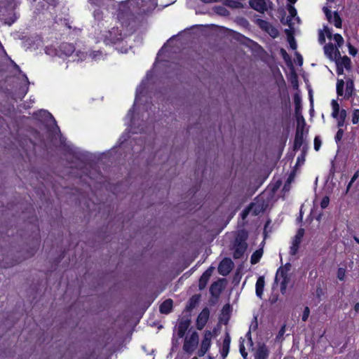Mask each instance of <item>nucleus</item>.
<instances>
[{"label":"nucleus","mask_w":359,"mask_h":359,"mask_svg":"<svg viewBox=\"0 0 359 359\" xmlns=\"http://www.w3.org/2000/svg\"><path fill=\"white\" fill-rule=\"evenodd\" d=\"M130 4L137 15L150 13L156 6L155 0H130Z\"/></svg>","instance_id":"obj_1"},{"label":"nucleus","mask_w":359,"mask_h":359,"mask_svg":"<svg viewBox=\"0 0 359 359\" xmlns=\"http://www.w3.org/2000/svg\"><path fill=\"white\" fill-rule=\"evenodd\" d=\"M246 238L247 235L244 232L239 233L236 236L234 243V251L233 255L234 259L241 258L245 252L248 246L245 242Z\"/></svg>","instance_id":"obj_2"},{"label":"nucleus","mask_w":359,"mask_h":359,"mask_svg":"<svg viewBox=\"0 0 359 359\" xmlns=\"http://www.w3.org/2000/svg\"><path fill=\"white\" fill-rule=\"evenodd\" d=\"M199 341L198 334L194 332L189 337H186L183 345V350L189 353H191L195 350Z\"/></svg>","instance_id":"obj_3"},{"label":"nucleus","mask_w":359,"mask_h":359,"mask_svg":"<svg viewBox=\"0 0 359 359\" xmlns=\"http://www.w3.org/2000/svg\"><path fill=\"white\" fill-rule=\"evenodd\" d=\"M123 39L121 30L117 27H113L104 35V41L106 44L116 43Z\"/></svg>","instance_id":"obj_4"},{"label":"nucleus","mask_w":359,"mask_h":359,"mask_svg":"<svg viewBox=\"0 0 359 359\" xmlns=\"http://www.w3.org/2000/svg\"><path fill=\"white\" fill-rule=\"evenodd\" d=\"M233 263L229 258H224L218 266V273L224 276H227L232 270Z\"/></svg>","instance_id":"obj_5"},{"label":"nucleus","mask_w":359,"mask_h":359,"mask_svg":"<svg viewBox=\"0 0 359 359\" xmlns=\"http://www.w3.org/2000/svg\"><path fill=\"white\" fill-rule=\"evenodd\" d=\"M325 55L330 60L334 61L337 57H340V52L337 48H334L332 43H329L324 46Z\"/></svg>","instance_id":"obj_6"},{"label":"nucleus","mask_w":359,"mask_h":359,"mask_svg":"<svg viewBox=\"0 0 359 359\" xmlns=\"http://www.w3.org/2000/svg\"><path fill=\"white\" fill-rule=\"evenodd\" d=\"M249 4L252 8L261 13L267 10L266 0H250Z\"/></svg>","instance_id":"obj_7"},{"label":"nucleus","mask_w":359,"mask_h":359,"mask_svg":"<svg viewBox=\"0 0 359 359\" xmlns=\"http://www.w3.org/2000/svg\"><path fill=\"white\" fill-rule=\"evenodd\" d=\"M213 270L214 268L210 266L201 276L198 284L200 290H202L205 287L210 277L212 276Z\"/></svg>","instance_id":"obj_8"},{"label":"nucleus","mask_w":359,"mask_h":359,"mask_svg":"<svg viewBox=\"0 0 359 359\" xmlns=\"http://www.w3.org/2000/svg\"><path fill=\"white\" fill-rule=\"evenodd\" d=\"M269 350L264 344H260L255 354V359H267L269 356Z\"/></svg>","instance_id":"obj_9"},{"label":"nucleus","mask_w":359,"mask_h":359,"mask_svg":"<svg viewBox=\"0 0 359 359\" xmlns=\"http://www.w3.org/2000/svg\"><path fill=\"white\" fill-rule=\"evenodd\" d=\"M209 318V310L204 309L199 314L197 318V327L198 330H202L205 325Z\"/></svg>","instance_id":"obj_10"},{"label":"nucleus","mask_w":359,"mask_h":359,"mask_svg":"<svg viewBox=\"0 0 359 359\" xmlns=\"http://www.w3.org/2000/svg\"><path fill=\"white\" fill-rule=\"evenodd\" d=\"M190 323H191V321L188 319L182 320L179 323L178 328H177V335L180 338H182L184 336L187 329L189 328V327L190 325Z\"/></svg>","instance_id":"obj_11"},{"label":"nucleus","mask_w":359,"mask_h":359,"mask_svg":"<svg viewBox=\"0 0 359 359\" xmlns=\"http://www.w3.org/2000/svg\"><path fill=\"white\" fill-rule=\"evenodd\" d=\"M60 50L66 56L71 55L75 50L74 44L69 43H62L59 46Z\"/></svg>","instance_id":"obj_12"},{"label":"nucleus","mask_w":359,"mask_h":359,"mask_svg":"<svg viewBox=\"0 0 359 359\" xmlns=\"http://www.w3.org/2000/svg\"><path fill=\"white\" fill-rule=\"evenodd\" d=\"M303 142V131L300 130L299 128H297L294 142V150H299L302 146Z\"/></svg>","instance_id":"obj_13"},{"label":"nucleus","mask_w":359,"mask_h":359,"mask_svg":"<svg viewBox=\"0 0 359 359\" xmlns=\"http://www.w3.org/2000/svg\"><path fill=\"white\" fill-rule=\"evenodd\" d=\"M172 304L173 302L171 299H168L165 300L161 305H160V312L163 314H168L171 312L172 309Z\"/></svg>","instance_id":"obj_14"},{"label":"nucleus","mask_w":359,"mask_h":359,"mask_svg":"<svg viewBox=\"0 0 359 359\" xmlns=\"http://www.w3.org/2000/svg\"><path fill=\"white\" fill-rule=\"evenodd\" d=\"M222 290V283L220 281L214 282L210 287V292L212 297H217Z\"/></svg>","instance_id":"obj_15"},{"label":"nucleus","mask_w":359,"mask_h":359,"mask_svg":"<svg viewBox=\"0 0 359 359\" xmlns=\"http://www.w3.org/2000/svg\"><path fill=\"white\" fill-rule=\"evenodd\" d=\"M230 343H231V338H230V336L227 334L223 341L222 348L221 350V355L223 358L226 357V355H228V353L229 352Z\"/></svg>","instance_id":"obj_16"},{"label":"nucleus","mask_w":359,"mask_h":359,"mask_svg":"<svg viewBox=\"0 0 359 359\" xmlns=\"http://www.w3.org/2000/svg\"><path fill=\"white\" fill-rule=\"evenodd\" d=\"M264 284V278L263 276L259 277L256 282V294L259 298H262L263 294Z\"/></svg>","instance_id":"obj_17"},{"label":"nucleus","mask_w":359,"mask_h":359,"mask_svg":"<svg viewBox=\"0 0 359 359\" xmlns=\"http://www.w3.org/2000/svg\"><path fill=\"white\" fill-rule=\"evenodd\" d=\"M212 337V334L210 331H205L201 346L203 347L204 348H205L207 349H209L211 345Z\"/></svg>","instance_id":"obj_18"},{"label":"nucleus","mask_w":359,"mask_h":359,"mask_svg":"<svg viewBox=\"0 0 359 359\" xmlns=\"http://www.w3.org/2000/svg\"><path fill=\"white\" fill-rule=\"evenodd\" d=\"M200 300V295H194L192 296L188 302V304L186 306V310L187 311H191L193 309H194L196 305L198 304Z\"/></svg>","instance_id":"obj_19"},{"label":"nucleus","mask_w":359,"mask_h":359,"mask_svg":"<svg viewBox=\"0 0 359 359\" xmlns=\"http://www.w3.org/2000/svg\"><path fill=\"white\" fill-rule=\"evenodd\" d=\"M336 62L339 61V66L344 67L346 69H351V59L348 56H344L340 57H337V60H334Z\"/></svg>","instance_id":"obj_20"},{"label":"nucleus","mask_w":359,"mask_h":359,"mask_svg":"<svg viewBox=\"0 0 359 359\" xmlns=\"http://www.w3.org/2000/svg\"><path fill=\"white\" fill-rule=\"evenodd\" d=\"M347 116L346 111L344 109H341L339 115H338L337 118H334L337 120V127L341 128L345 124V120Z\"/></svg>","instance_id":"obj_21"},{"label":"nucleus","mask_w":359,"mask_h":359,"mask_svg":"<svg viewBox=\"0 0 359 359\" xmlns=\"http://www.w3.org/2000/svg\"><path fill=\"white\" fill-rule=\"evenodd\" d=\"M4 7H6L10 10H14L16 7V4L14 0H0V11Z\"/></svg>","instance_id":"obj_22"},{"label":"nucleus","mask_w":359,"mask_h":359,"mask_svg":"<svg viewBox=\"0 0 359 359\" xmlns=\"http://www.w3.org/2000/svg\"><path fill=\"white\" fill-rule=\"evenodd\" d=\"M263 255V250L259 249L254 252L250 258V262L252 264L258 263Z\"/></svg>","instance_id":"obj_23"},{"label":"nucleus","mask_w":359,"mask_h":359,"mask_svg":"<svg viewBox=\"0 0 359 359\" xmlns=\"http://www.w3.org/2000/svg\"><path fill=\"white\" fill-rule=\"evenodd\" d=\"M280 278H282V280L280 282V292L284 294L286 292L287 285L290 282V276H283L280 277Z\"/></svg>","instance_id":"obj_24"},{"label":"nucleus","mask_w":359,"mask_h":359,"mask_svg":"<svg viewBox=\"0 0 359 359\" xmlns=\"http://www.w3.org/2000/svg\"><path fill=\"white\" fill-rule=\"evenodd\" d=\"M354 90L353 81L352 79H348L346 82V96L347 97L351 96Z\"/></svg>","instance_id":"obj_25"},{"label":"nucleus","mask_w":359,"mask_h":359,"mask_svg":"<svg viewBox=\"0 0 359 359\" xmlns=\"http://www.w3.org/2000/svg\"><path fill=\"white\" fill-rule=\"evenodd\" d=\"M240 1L241 0H225L224 5L232 8H239L243 6Z\"/></svg>","instance_id":"obj_26"},{"label":"nucleus","mask_w":359,"mask_h":359,"mask_svg":"<svg viewBox=\"0 0 359 359\" xmlns=\"http://www.w3.org/2000/svg\"><path fill=\"white\" fill-rule=\"evenodd\" d=\"M332 116L333 118H337L338 117V115H339V113H340V108H339V104H338V102L333 100L332 101Z\"/></svg>","instance_id":"obj_27"},{"label":"nucleus","mask_w":359,"mask_h":359,"mask_svg":"<svg viewBox=\"0 0 359 359\" xmlns=\"http://www.w3.org/2000/svg\"><path fill=\"white\" fill-rule=\"evenodd\" d=\"M304 235V229H299L296 235L294 236L292 243L295 244L300 245L302 242V239Z\"/></svg>","instance_id":"obj_28"},{"label":"nucleus","mask_w":359,"mask_h":359,"mask_svg":"<svg viewBox=\"0 0 359 359\" xmlns=\"http://www.w3.org/2000/svg\"><path fill=\"white\" fill-rule=\"evenodd\" d=\"M341 19L338 14L337 12H334L332 15V22L331 23H334V26L337 28H340L341 27Z\"/></svg>","instance_id":"obj_29"},{"label":"nucleus","mask_w":359,"mask_h":359,"mask_svg":"<svg viewBox=\"0 0 359 359\" xmlns=\"http://www.w3.org/2000/svg\"><path fill=\"white\" fill-rule=\"evenodd\" d=\"M333 39L336 42V48H340L344 44V39L339 34L333 35Z\"/></svg>","instance_id":"obj_30"},{"label":"nucleus","mask_w":359,"mask_h":359,"mask_svg":"<svg viewBox=\"0 0 359 359\" xmlns=\"http://www.w3.org/2000/svg\"><path fill=\"white\" fill-rule=\"evenodd\" d=\"M287 276H290L289 272L287 271H286V270L285 271L284 269H278L276 272L275 281L277 282L278 280L280 279V277Z\"/></svg>","instance_id":"obj_31"},{"label":"nucleus","mask_w":359,"mask_h":359,"mask_svg":"<svg viewBox=\"0 0 359 359\" xmlns=\"http://www.w3.org/2000/svg\"><path fill=\"white\" fill-rule=\"evenodd\" d=\"M257 24L259 26V27H261L262 29H264L265 31H266L271 25L269 22L262 19H257Z\"/></svg>","instance_id":"obj_32"},{"label":"nucleus","mask_w":359,"mask_h":359,"mask_svg":"<svg viewBox=\"0 0 359 359\" xmlns=\"http://www.w3.org/2000/svg\"><path fill=\"white\" fill-rule=\"evenodd\" d=\"M344 81L341 79L337 81V93L338 95H342L344 92Z\"/></svg>","instance_id":"obj_33"},{"label":"nucleus","mask_w":359,"mask_h":359,"mask_svg":"<svg viewBox=\"0 0 359 359\" xmlns=\"http://www.w3.org/2000/svg\"><path fill=\"white\" fill-rule=\"evenodd\" d=\"M266 32L273 38L277 37L278 36V34H279V32H278V29L276 28L273 27L271 25L267 29Z\"/></svg>","instance_id":"obj_34"},{"label":"nucleus","mask_w":359,"mask_h":359,"mask_svg":"<svg viewBox=\"0 0 359 359\" xmlns=\"http://www.w3.org/2000/svg\"><path fill=\"white\" fill-rule=\"evenodd\" d=\"M359 121V109H354L352 114V123L357 124Z\"/></svg>","instance_id":"obj_35"},{"label":"nucleus","mask_w":359,"mask_h":359,"mask_svg":"<svg viewBox=\"0 0 359 359\" xmlns=\"http://www.w3.org/2000/svg\"><path fill=\"white\" fill-rule=\"evenodd\" d=\"M358 176H359V171H356L355 172V174L353 175V176L352 177L351 181L349 182V183L347 185L346 190V194L348 193V191H349L352 184L357 180Z\"/></svg>","instance_id":"obj_36"},{"label":"nucleus","mask_w":359,"mask_h":359,"mask_svg":"<svg viewBox=\"0 0 359 359\" xmlns=\"http://www.w3.org/2000/svg\"><path fill=\"white\" fill-rule=\"evenodd\" d=\"M323 12H324V13H325L327 20L330 22H332V15L333 14L332 13L331 11L329 8H327V7H324L323 8Z\"/></svg>","instance_id":"obj_37"},{"label":"nucleus","mask_w":359,"mask_h":359,"mask_svg":"<svg viewBox=\"0 0 359 359\" xmlns=\"http://www.w3.org/2000/svg\"><path fill=\"white\" fill-rule=\"evenodd\" d=\"M330 203V198L328 196H324L320 202V207L323 209L326 208Z\"/></svg>","instance_id":"obj_38"},{"label":"nucleus","mask_w":359,"mask_h":359,"mask_svg":"<svg viewBox=\"0 0 359 359\" xmlns=\"http://www.w3.org/2000/svg\"><path fill=\"white\" fill-rule=\"evenodd\" d=\"M299 245L292 243L290 253L291 255H295L299 250Z\"/></svg>","instance_id":"obj_39"},{"label":"nucleus","mask_w":359,"mask_h":359,"mask_svg":"<svg viewBox=\"0 0 359 359\" xmlns=\"http://www.w3.org/2000/svg\"><path fill=\"white\" fill-rule=\"evenodd\" d=\"M309 314H310V309L308 306H306L304 308V312H303V315H302V320L304 322H306L307 320H308V318L309 316Z\"/></svg>","instance_id":"obj_40"},{"label":"nucleus","mask_w":359,"mask_h":359,"mask_svg":"<svg viewBox=\"0 0 359 359\" xmlns=\"http://www.w3.org/2000/svg\"><path fill=\"white\" fill-rule=\"evenodd\" d=\"M344 135V130L341 128H339L338 131L337 132V134L335 135V141L336 142H338L341 141L342 139V137Z\"/></svg>","instance_id":"obj_41"},{"label":"nucleus","mask_w":359,"mask_h":359,"mask_svg":"<svg viewBox=\"0 0 359 359\" xmlns=\"http://www.w3.org/2000/svg\"><path fill=\"white\" fill-rule=\"evenodd\" d=\"M345 273H346V271L343 268H339L337 271V278L340 280H343L344 279V277H345Z\"/></svg>","instance_id":"obj_42"},{"label":"nucleus","mask_w":359,"mask_h":359,"mask_svg":"<svg viewBox=\"0 0 359 359\" xmlns=\"http://www.w3.org/2000/svg\"><path fill=\"white\" fill-rule=\"evenodd\" d=\"M318 42L320 44H324L325 43V36L323 30H320L318 32Z\"/></svg>","instance_id":"obj_43"},{"label":"nucleus","mask_w":359,"mask_h":359,"mask_svg":"<svg viewBox=\"0 0 359 359\" xmlns=\"http://www.w3.org/2000/svg\"><path fill=\"white\" fill-rule=\"evenodd\" d=\"M287 11H288V12H289V13H290V15L291 17H294V16H296V15H297V10H296V9H295V8H294L293 6H292L291 4H290V5H288V6H287Z\"/></svg>","instance_id":"obj_44"},{"label":"nucleus","mask_w":359,"mask_h":359,"mask_svg":"<svg viewBox=\"0 0 359 359\" xmlns=\"http://www.w3.org/2000/svg\"><path fill=\"white\" fill-rule=\"evenodd\" d=\"M321 140L319 137H316L314 139V149L316 151H318L320 149V147L321 146Z\"/></svg>","instance_id":"obj_45"},{"label":"nucleus","mask_w":359,"mask_h":359,"mask_svg":"<svg viewBox=\"0 0 359 359\" xmlns=\"http://www.w3.org/2000/svg\"><path fill=\"white\" fill-rule=\"evenodd\" d=\"M323 31L324 32L325 34H326V36H327V37L328 39L333 38V35H332V31H331V29L328 27L324 26V28H323Z\"/></svg>","instance_id":"obj_46"},{"label":"nucleus","mask_w":359,"mask_h":359,"mask_svg":"<svg viewBox=\"0 0 359 359\" xmlns=\"http://www.w3.org/2000/svg\"><path fill=\"white\" fill-rule=\"evenodd\" d=\"M239 349H240V353H241V355L243 356V358L244 359H246L247 356H248V353L245 351V346L243 343H241L240 344Z\"/></svg>","instance_id":"obj_47"},{"label":"nucleus","mask_w":359,"mask_h":359,"mask_svg":"<svg viewBox=\"0 0 359 359\" xmlns=\"http://www.w3.org/2000/svg\"><path fill=\"white\" fill-rule=\"evenodd\" d=\"M280 53H281L285 61H286V62L290 61V57L285 49L281 48Z\"/></svg>","instance_id":"obj_48"},{"label":"nucleus","mask_w":359,"mask_h":359,"mask_svg":"<svg viewBox=\"0 0 359 359\" xmlns=\"http://www.w3.org/2000/svg\"><path fill=\"white\" fill-rule=\"evenodd\" d=\"M348 47L349 54L353 56H355L358 53L357 49L355 47H353L352 45H351L350 43L348 44Z\"/></svg>","instance_id":"obj_49"},{"label":"nucleus","mask_w":359,"mask_h":359,"mask_svg":"<svg viewBox=\"0 0 359 359\" xmlns=\"http://www.w3.org/2000/svg\"><path fill=\"white\" fill-rule=\"evenodd\" d=\"M285 332V325H283L281 327V328L280 329L276 338L278 339H280L283 338Z\"/></svg>","instance_id":"obj_50"},{"label":"nucleus","mask_w":359,"mask_h":359,"mask_svg":"<svg viewBox=\"0 0 359 359\" xmlns=\"http://www.w3.org/2000/svg\"><path fill=\"white\" fill-rule=\"evenodd\" d=\"M16 19H17V18L14 14L13 16L11 17V18L5 20V24L11 25L16 20Z\"/></svg>","instance_id":"obj_51"},{"label":"nucleus","mask_w":359,"mask_h":359,"mask_svg":"<svg viewBox=\"0 0 359 359\" xmlns=\"http://www.w3.org/2000/svg\"><path fill=\"white\" fill-rule=\"evenodd\" d=\"M94 16L97 20H100L102 18V13L100 10H95L94 11Z\"/></svg>","instance_id":"obj_52"},{"label":"nucleus","mask_w":359,"mask_h":359,"mask_svg":"<svg viewBox=\"0 0 359 359\" xmlns=\"http://www.w3.org/2000/svg\"><path fill=\"white\" fill-rule=\"evenodd\" d=\"M208 351V349L205 348H204L203 347L201 346L200 349L198 351V356H203L207 353Z\"/></svg>","instance_id":"obj_53"},{"label":"nucleus","mask_w":359,"mask_h":359,"mask_svg":"<svg viewBox=\"0 0 359 359\" xmlns=\"http://www.w3.org/2000/svg\"><path fill=\"white\" fill-rule=\"evenodd\" d=\"M294 172H292L290 173V175H289L286 182L288 184H290L291 182L294 180Z\"/></svg>","instance_id":"obj_54"},{"label":"nucleus","mask_w":359,"mask_h":359,"mask_svg":"<svg viewBox=\"0 0 359 359\" xmlns=\"http://www.w3.org/2000/svg\"><path fill=\"white\" fill-rule=\"evenodd\" d=\"M230 311V306L229 304H226L222 309V313L227 314Z\"/></svg>","instance_id":"obj_55"},{"label":"nucleus","mask_w":359,"mask_h":359,"mask_svg":"<svg viewBox=\"0 0 359 359\" xmlns=\"http://www.w3.org/2000/svg\"><path fill=\"white\" fill-rule=\"evenodd\" d=\"M290 46L291 48L293 50H295L297 48V43L293 38L291 40H290Z\"/></svg>","instance_id":"obj_56"},{"label":"nucleus","mask_w":359,"mask_h":359,"mask_svg":"<svg viewBox=\"0 0 359 359\" xmlns=\"http://www.w3.org/2000/svg\"><path fill=\"white\" fill-rule=\"evenodd\" d=\"M337 74H343V67L339 66V61H337Z\"/></svg>","instance_id":"obj_57"},{"label":"nucleus","mask_w":359,"mask_h":359,"mask_svg":"<svg viewBox=\"0 0 359 359\" xmlns=\"http://www.w3.org/2000/svg\"><path fill=\"white\" fill-rule=\"evenodd\" d=\"M279 269H284L285 271L286 270V271H287L289 272L290 271V269H291V264L287 263L284 266H281Z\"/></svg>","instance_id":"obj_58"},{"label":"nucleus","mask_w":359,"mask_h":359,"mask_svg":"<svg viewBox=\"0 0 359 359\" xmlns=\"http://www.w3.org/2000/svg\"><path fill=\"white\" fill-rule=\"evenodd\" d=\"M89 1L92 4H95L96 6H100L102 1V0H89Z\"/></svg>","instance_id":"obj_59"},{"label":"nucleus","mask_w":359,"mask_h":359,"mask_svg":"<svg viewBox=\"0 0 359 359\" xmlns=\"http://www.w3.org/2000/svg\"><path fill=\"white\" fill-rule=\"evenodd\" d=\"M201 1L205 4H210V3H213V2H220V1H222L223 0H201Z\"/></svg>","instance_id":"obj_60"},{"label":"nucleus","mask_w":359,"mask_h":359,"mask_svg":"<svg viewBox=\"0 0 359 359\" xmlns=\"http://www.w3.org/2000/svg\"><path fill=\"white\" fill-rule=\"evenodd\" d=\"M101 52L100 51H94L90 55L92 58L95 59L98 55H100Z\"/></svg>","instance_id":"obj_61"},{"label":"nucleus","mask_w":359,"mask_h":359,"mask_svg":"<svg viewBox=\"0 0 359 359\" xmlns=\"http://www.w3.org/2000/svg\"><path fill=\"white\" fill-rule=\"evenodd\" d=\"M296 55L297 56V59H298L299 65H302V62H303V58H302V55L299 53H296Z\"/></svg>","instance_id":"obj_62"},{"label":"nucleus","mask_w":359,"mask_h":359,"mask_svg":"<svg viewBox=\"0 0 359 359\" xmlns=\"http://www.w3.org/2000/svg\"><path fill=\"white\" fill-rule=\"evenodd\" d=\"M40 114H43V115L44 116H46H46H50V117H52V115H51L48 111H46V110L41 111H40Z\"/></svg>","instance_id":"obj_63"},{"label":"nucleus","mask_w":359,"mask_h":359,"mask_svg":"<svg viewBox=\"0 0 359 359\" xmlns=\"http://www.w3.org/2000/svg\"><path fill=\"white\" fill-rule=\"evenodd\" d=\"M316 293L318 297H320V294L323 293L322 289L320 287H317Z\"/></svg>","instance_id":"obj_64"}]
</instances>
